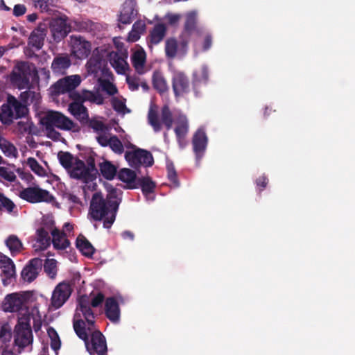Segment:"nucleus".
<instances>
[{"mask_svg": "<svg viewBox=\"0 0 355 355\" xmlns=\"http://www.w3.org/2000/svg\"><path fill=\"white\" fill-rule=\"evenodd\" d=\"M46 129L56 127L62 130L78 132L80 127L69 117L57 111H49L42 119Z\"/></svg>", "mask_w": 355, "mask_h": 355, "instance_id": "39448f33", "label": "nucleus"}, {"mask_svg": "<svg viewBox=\"0 0 355 355\" xmlns=\"http://www.w3.org/2000/svg\"><path fill=\"white\" fill-rule=\"evenodd\" d=\"M172 88L175 96H184L190 92L189 77L182 71H175L172 77Z\"/></svg>", "mask_w": 355, "mask_h": 355, "instance_id": "4468645a", "label": "nucleus"}, {"mask_svg": "<svg viewBox=\"0 0 355 355\" xmlns=\"http://www.w3.org/2000/svg\"><path fill=\"white\" fill-rule=\"evenodd\" d=\"M197 15L196 12L191 11L186 15V20L184 26V31L188 35H191L196 28Z\"/></svg>", "mask_w": 355, "mask_h": 355, "instance_id": "79ce46f5", "label": "nucleus"}, {"mask_svg": "<svg viewBox=\"0 0 355 355\" xmlns=\"http://www.w3.org/2000/svg\"><path fill=\"white\" fill-rule=\"evenodd\" d=\"M29 315H24L19 318L14 330V343L19 347V353L26 346L31 345L33 335L30 323Z\"/></svg>", "mask_w": 355, "mask_h": 355, "instance_id": "20e7f679", "label": "nucleus"}, {"mask_svg": "<svg viewBox=\"0 0 355 355\" xmlns=\"http://www.w3.org/2000/svg\"><path fill=\"white\" fill-rule=\"evenodd\" d=\"M102 89L107 94L112 96L117 93V88L116 86L109 80H103L101 83Z\"/></svg>", "mask_w": 355, "mask_h": 355, "instance_id": "13d9d810", "label": "nucleus"}, {"mask_svg": "<svg viewBox=\"0 0 355 355\" xmlns=\"http://www.w3.org/2000/svg\"><path fill=\"white\" fill-rule=\"evenodd\" d=\"M42 266V260L40 258L31 259L21 272V279L26 282H33L38 276Z\"/></svg>", "mask_w": 355, "mask_h": 355, "instance_id": "6ab92c4d", "label": "nucleus"}, {"mask_svg": "<svg viewBox=\"0 0 355 355\" xmlns=\"http://www.w3.org/2000/svg\"><path fill=\"white\" fill-rule=\"evenodd\" d=\"M47 33V26L45 24H40L31 33L28 45L35 50H40L44 44V40Z\"/></svg>", "mask_w": 355, "mask_h": 355, "instance_id": "4be33fe9", "label": "nucleus"}, {"mask_svg": "<svg viewBox=\"0 0 355 355\" xmlns=\"http://www.w3.org/2000/svg\"><path fill=\"white\" fill-rule=\"evenodd\" d=\"M109 147L114 153L119 155H121L124 152L123 145L116 135H112L110 137Z\"/></svg>", "mask_w": 355, "mask_h": 355, "instance_id": "8fccbe9b", "label": "nucleus"}, {"mask_svg": "<svg viewBox=\"0 0 355 355\" xmlns=\"http://www.w3.org/2000/svg\"><path fill=\"white\" fill-rule=\"evenodd\" d=\"M86 68L87 73L96 78H99L100 73H103L104 60L103 55L99 51V48H96L93 50L92 56L87 62Z\"/></svg>", "mask_w": 355, "mask_h": 355, "instance_id": "dca6fc26", "label": "nucleus"}, {"mask_svg": "<svg viewBox=\"0 0 355 355\" xmlns=\"http://www.w3.org/2000/svg\"><path fill=\"white\" fill-rule=\"evenodd\" d=\"M92 50V44L80 36H71V51L78 59L88 57Z\"/></svg>", "mask_w": 355, "mask_h": 355, "instance_id": "f3484780", "label": "nucleus"}, {"mask_svg": "<svg viewBox=\"0 0 355 355\" xmlns=\"http://www.w3.org/2000/svg\"><path fill=\"white\" fill-rule=\"evenodd\" d=\"M70 113L80 121L83 125H85L89 119L88 110L83 104L80 103H71L69 105Z\"/></svg>", "mask_w": 355, "mask_h": 355, "instance_id": "cd10ccee", "label": "nucleus"}, {"mask_svg": "<svg viewBox=\"0 0 355 355\" xmlns=\"http://www.w3.org/2000/svg\"><path fill=\"white\" fill-rule=\"evenodd\" d=\"M91 305L93 308H97L103 304L105 300V295L103 293L98 292L96 295H94L91 299Z\"/></svg>", "mask_w": 355, "mask_h": 355, "instance_id": "052dcab7", "label": "nucleus"}, {"mask_svg": "<svg viewBox=\"0 0 355 355\" xmlns=\"http://www.w3.org/2000/svg\"><path fill=\"white\" fill-rule=\"evenodd\" d=\"M174 131L180 146L184 148L183 140L189 132V123L185 116L180 115L178 118Z\"/></svg>", "mask_w": 355, "mask_h": 355, "instance_id": "c85d7f7f", "label": "nucleus"}, {"mask_svg": "<svg viewBox=\"0 0 355 355\" xmlns=\"http://www.w3.org/2000/svg\"><path fill=\"white\" fill-rule=\"evenodd\" d=\"M86 162L87 164V166H86V169L89 171V174L92 175L94 179L96 180V175L98 173V169L96 167L95 159L92 156H89L86 159Z\"/></svg>", "mask_w": 355, "mask_h": 355, "instance_id": "6e6d98bb", "label": "nucleus"}, {"mask_svg": "<svg viewBox=\"0 0 355 355\" xmlns=\"http://www.w3.org/2000/svg\"><path fill=\"white\" fill-rule=\"evenodd\" d=\"M47 131V137L54 141L60 140L61 137V134L56 131L54 128H50L49 129H46Z\"/></svg>", "mask_w": 355, "mask_h": 355, "instance_id": "774afa93", "label": "nucleus"}, {"mask_svg": "<svg viewBox=\"0 0 355 355\" xmlns=\"http://www.w3.org/2000/svg\"><path fill=\"white\" fill-rule=\"evenodd\" d=\"M0 202L1 205L10 213L15 208L14 202L2 194L0 195Z\"/></svg>", "mask_w": 355, "mask_h": 355, "instance_id": "bf43d9fd", "label": "nucleus"}, {"mask_svg": "<svg viewBox=\"0 0 355 355\" xmlns=\"http://www.w3.org/2000/svg\"><path fill=\"white\" fill-rule=\"evenodd\" d=\"M27 165L37 175H43L44 174V168L38 163L35 158L28 157L27 159Z\"/></svg>", "mask_w": 355, "mask_h": 355, "instance_id": "864d4df0", "label": "nucleus"}, {"mask_svg": "<svg viewBox=\"0 0 355 355\" xmlns=\"http://www.w3.org/2000/svg\"><path fill=\"white\" fill-rule=\"evenodd\" d=\"M146 54L144 50L136 51L131 56L132 66L139 74H144L146 71L145 64Z\"/></svg>", "mask_w": 355, "mask_h": 355, "instance_id": "72a5a7b5", "label": "nucleus"}, {"mask_svg": "<svg viewBox=\"0 0 355 355\" xmlns=\"http://www.w3.org/2000/svg\"><path fill=\"white\" fill-rule=\"evenodd\" d=\"M90 101L96 103L98 105H102L104 103V98L101 94L87 90H83V102Z\"/></svg>", "mask_w": 355, "mask_h": 355, "instance_id": "49530a36", "label": "nucleus"}, {"mask_svg": "<svg viewBox=\"0 0 355 355\" xmlns=\"http://www.w3.org/2000/svg\"><path fill=\"white\" fill-rule=\"evenodd\" d=\"M167 177L175 187L180 186V182L178 178L177 172L173 163L168 164L166 166Z\"/></svg>", "mask_w": 355, "mask_h": 355, "instance_id": "603ef678", "label": "nucleus"}, {"mask_svg": "<svg viewBox=\"0 0 355 355\" xmlns=\"http://www.w3.org/2000/svg\"><path fill=\"white\" fill-rule=\"evenodd\" d=\"M12 333L10 329L7 326H1L0 327V339L4 345L9 343L11 340Z\"/></svg>", "mask_w": 355, "mask_h": 355, "instance_id": "4d7b16f0", "label": "nucleus"}, {"mask_svg": "<svg viewBox=\"0 0 355 355\" xmlns=\"http://www.w3.org/2000/svg\"><path fill=\"white\" fill-rule=\"evenodd\" d=\"M27 90L21 92L19 95V101L25 105H29L32 103L35 105L40 103L41 99V95L37 91L34 90V87L30 83L26 87Z\"/></svg>", "mask_w": 355, "mask_h": 355, "instance_id": "c756f323", "label": "nucleus"}, {"mask_svg": "<svg viewBox=\"0 0 355 355\" xmlns=\"http://www.w3.org/2000/svg\"><path fill=\"white\" fill-rule=\"evenodd\" d=\"M166 31L167 28L164 24H156L150 31L149 35L147 38L149 45H157L160 43L166 36Z\"/></svg>", "mask_w": 355, "mask_h": 355, "instance_id": "bb28decb", "label": "nucleus"}, {"mask_svg": "<svg viewBox=\"0 0 355 355\" xmlns=\"http://www.w3.org/2000/svg\"><path fill=\"white\" fill-rule=\"evenodd\" d=\"M37 241L41 245L42 249H46L51 244V238L49 232L43 227L37 230Z\"/></svg>", "mask_w": 355, "mask_h": 355, "instance_id": "a18cd8bd", "label": "nucleus"}, {"mask_svg": "<svg viewBox=\"0 0 355 355\" xmlns=\"http://www.w3.org/2000/svg\"><path fill=\"white\" fill-rule=\"evenodd\" d=\"M0 149L8 157H17L18 156L17 148L10 141L4 138H0Z\"/></svg>", "mask_w": 355, "mask_h": 355, "instance_id": "ea45409f", "label": "nucleus"}, {"mask_svg": "<svg viewBox=\"0 0 355 355\" xmlns=\"http://www.w3.org/2000/svg\"><path fill=\"white\" fill-rule=\"evenodd\" d=\"M6 245L12 256L20 252L23 248L21 241L15 235L9 236L6 240Z\"/></svg>", "mask_w": 355, "mask_h": 355, "instance_id": "a19ab883", "label": "nucleus"}, {"mask_svg": "<svg viewBox=\"0 0 355 355\" xmlns=\"http://www.w3.org/2000/svg\"><path fill=\"white\" fill-rule=\"evenodd\" d=\"M135 0H125L122 5L119 21L123 24H130L136 18L138 11Z\"/></svg>", "mask_w": 355, "mask_h": 355, "instance_id": "aec40b11", "label": "nucleus"}, {"mask_svg": "<svg viewBox=\"0 0 355 355\" xmlns=\"http://www.w3.org/2000/svg\"><path fill=\"white\" fill-rule=\"evenodd\" d=\"M137 188L140 187L144 195L154 192L155 183L149 177L139 178L137 181Z\"/></svg>", "mask_w": 355, "mask_h": 355, "instance_id": "58836bf2", "label": "nucleus"}, {"mask_svg": "<svg viewBox=\"0 0 355 355\" xmlns=\"http://www.w3.org/2000/svg\"><path fill=\"white\" fill-rule=\"evenodd\" d=\"M0 177L10 182H15L17 179L15 173L4 166H0Z\"/></svg>", "mask_w": 355, "mask_h": 355, "instance_id": "5fc2aeb1", "label": "nucleus"}, {"mask_svg": "<svg viewBox=\"0 0 355 355\" xmlns=\"http://www.w3.org/2000/svg\"><path fill=\"white\" fill-rule=\"evenodd\" d=\"M80 82L81 79L78 75L69 76L60 79L49 87V95L55 98L61 94H69L75 90Z\"/></svg>", "mask_w": 355, "mask_h": 355, "instance_id": "9d476101", "label": "nucleus"}, {"mask_svg": "<svg viewBox=\"0 0 355 355\" xmlns=\"http://www.w3.org/2000/svg\"><path fill=\"white\" fill-rule=\"evenodd\" d=\"M99 170L102 176L109 180H113L117 173L116 167L107 160L99 164Z\"/></svg>", "mask_w": 355, "mask_h": 355, "instance_id": "4c0bfd02", "label": "nucleus"}, {"mask_svg": "<svg viewBox=\"0 0 355 355\" xmlns=\"http://www.w3.org/2000/svg\"><path fill=\"white\" fill-rule=\"evenodd\" d=\"M208 138L203 128H198L192 137L193 150L197 161L203 156L207 148Z\"/></svg>", "mask_w": 355, "mask_h": 355, "instance_id": "a211bd4d", "label": "nucleus"}, {"mask_svg": "<svg viewBox=\"0 0 355 355\" xmlns=\"http://www.w3.org/2000/svg\"><path fill=\"white\" fill-rule=\"evenodd\" d=\"M178 52V42L176 39L171 37L166 40L165 43V53L167 58H174Z\"/></svg>", "mask_w": 355, "mask_h": 355, "instance_id": "c03bdc74", "label": "nucleus"}, {"mask_svg": "<svg viewBox=\"0 0 355 355\" xmlns=\"http://www.w3.org/2000/svg\"><path fill=\"white\" fill-rule=\"evenodd\" d=\"M127 57V54L123 53L112 51L109 54L110 64L117 73L124 74L129 69L128 64L126 61Z\"/></svg>", "mask_w": 355, "mask_h": 355, "instance_id": "393cba45", "label": "nucleus"}, {"mask_svg": "<svg viewBox=\"0 0 355 355\" xmlns=\"http://www.w3.org/2000/svg\"><path fill=\"white\" fill-rule=\"evenodd\" d=\"M58 158L61 166L67 170L71 168L74 157L69 152L60 151Z\"/></svg>", "mask_w": 355, "mask_h": 355, "instance_id": "37998d69", "label": "nucleus"}, {"mask_svg": "<svg viewBox=\"0 0 355 355\" xmlns=\"http://www.w3.org/2000/svg\"><path fill=\"white\" fill-rule=\"evenodd\" d=\"M122 192L111 187L105 196L101 192L93 194L88 212V217L94 221H102L105 229L111 228L114 223Z\"/></svg>", "mask_w": 355, "mask_h": 355, "instance_id": "f257e3e1", "label": "nucleus"}, {"mask_svg": "<svg viewBox=\"0 0 355 355\" xmlns=\"http://www.w3.org/2000/svg\"><path fill=\"white\" fill-rule=\"evenodd\" d=\"M148 122L155 132H159L162 130V124L166 127L167 130H171L173 123V118L168 105H165L162 107L161 122L159 120L157 110L150 107L148 113Z\"/></svg>", "mask_w": 355, "mask_h": 355, "instance_id": "6e6552de", "label": "nucleus"}, {"mask_svg": "<svg viewBox=\"0 0 355 355\" xmlns=\"http://www.w3.org/2000/svg\"><path fill=\"white\" fill-rule=\"evenodd\" d=\"M152 83L155 89L159 94H164L168 90L167 82L160 71H155L152 76Z\"/></svg>", "mask_w": 355, "mask_h": 355, "instance_id": "e433bc0d", "label": "nucleus"}, {"mask_svg": "<svg viewBox=\"0 0 355 355\" xmlns=\"http://www.w3.org/2000/svg\"><path fill=\"white\" fill-rule=\"evenodd\" d=\"M71 66V60L67 55L56 56L52 63L51 69L55 73L64 74L66 70Z\"/></svg>", "mask_w": 355, "mask_h": 355, "instance_id": "2f4dec72", "label": "nucleus"}, {"mask_svg": "<svg viewBox=\"0 0 355 355\" xmlns=\"http://www.w3.org/2000/svg\"><path fill=\"white\" fill-rule=\"evenodd\" d=\"M90 296L82 295L78 300V305L73 318V327L76 321L86 323L88 331H91L95 324V316L91 309Z\"/></svg>", "mask_w": 355, "mask_h": 355, "instance_id": "423d86ee", "label": "nucleus"}, {"mask_svg": "<svg viewBox=\"0 0 355 355\" xmlns=\"http://www.w3.org/2000/svg\"><path fill=\"white\" fill-rule=\"evenodd\" d=\"M181 17L182 15L180 14L167 13L164 18L167 20L169 25L175 26L179 22Z\"/></svg>", "mask_w": 355, "mask_h": 355, "instance_id": "680f3d73", "label": "nucleus"}, {"mask_svg": "<svg viewBox=\"0 0 355 355\" xmlns=\"http://www.w3.org/2000/svg\"><path fill=\"white\" fill-rule=\"evenodd\" d=\"M16 132L21 136L34 135L37 133V128L31 121L26 119V121H20L17 123L15 126Z\"/></svg>", "mask_w": 355, "mask_h": 355, "instance_id": "f704fd0d", "label": "nucleus"}, {"mask_svg": "<svg viewBox=\"0 0 355 355\" xmlns=\"http://www.w3.org/2000/svg\"><path fill=\"white\" fill-rule=\"evenodd\" d=\"M48 335L51 338V347L54 351H58L60 348L61 341L56 331L50 327L48 329Z\"/></svg>", "mask_w": 355, "mask_h": 355, "instance_id": "3c124183", "label": "nucleus"}, {"mask_svg": "<svg viewBox=\"0 0 355 355\" xmlns=\"http://www.w3.org/2000/svg\"><path fill=\"white\" fill-rule=\"evenodd\" d=\"M74 331L77 336L85 342L87 352L90 355H107L106 339L103 334L93 327L88 331L86 323L80 320L74 324Z\"/></svg>", "mask_w": 355, "mask_h": 355, "instance_id": "f03ea898", "label": "nucleus"}, {"mask_svg": "<svg viewBox=\"0 0 355 355\" xmlns=\"http://www.w3.org/2000/svg\"><path fill=\"white\" fill-rule=\"evenodd\" d=\"M0 267L2 269V282L6 286L15 280V266L11 259L3 256L0 259Z\"/></svg>", "mask_w": 355, "mask_h": 355, "instance_id": "412c9836", "label": "nucleus"}, {"mask_svg": "<svg viewBox=\"0 0 355 355\" xmlns=\"http://www.w3.org/2000/svg\"><path fill=\"white\" fill-rule=\"evenodd\" d=\"M69 170L70 176L72 178L82 180L85 183L94 180L92 175L89 174V171L86 169L85 162L79 159H75L74 166Z\"/></svg>", "mask_w": 355, "mask_h": 355, "instance_id": "b1692460", "label": "nucleus"}, {"mask_svg": "<svg viewBox=\"0 0 355 355\" xmlns=\"http://www.w3.org/2000/svg\"><path fill=\"white\" fill-rule=\"evenodd\" d=\"M130 147L135 148L132 151H126L125 158L130 166L137 169L141 166L149 167L154 163V159L150 152L147 150L136 148L130 144Z\"/></svg>", "mask_w": 355, "mask_h": 355, "instance_id": "1a4fd4ad", "label": "nucleus"}, {"mask_svg": "<svg viewBox=\"0 0 355 355\" xmlns=\"http://www.w3.org/2000/svg\"><path fill=\"white\" fill-rule=\"evenodd\" d=\"M44 270L51 278H54L57 274V262L53 259H47L44 264Z\"/></svg>", "mask_w": 355, "mask_h": 355, "instance_id": "de8ad7c7", "label": "nucleus"}, {"mask_svg": "<svg viewBox=\"0 0 355 355\" xmlns=\"http://www.w3.org/2000/svg\"><path fill=\"white\" fill-rule=\"evenodd\" d=\"M120 308L114 297H109L105 301V316L113 323H117L120 320Z\"/></svg>", "mask_w": 355, "mask_h": 355, "instance_id": "a878e982", "label": "nucleus"}, {"mask_svg": "<svg viewBox=\"0 0 355 355\" xmlns=\"http://www.w3.org/2000/svg\"><path fill=\"white\" fill-rule=\"evenodd\" d=\"M268 183V179L264 175L259 176L256 180V184L260 188L261 191H263Z\"/></svg>", "mask_w": 355, "mask_h": 355, "instance_id": "69168bd1", "label": "nucleus"}, {"mask_svg": "<svg viewBox=\"0 0 355 355\" xmlns=\"http://www.w3.org/2000/svg\"><path fill=\"white\" fill-rule=\"evenodd\" d=\"M32 64L26 61L17 62L10 74V81L19 89L27 87L31 82Z\"/></svg>", "mask_w": 355, "mask_h": 355, "instance_id": "0eeeda50", "label": "nucleus"}, {"mask_svg": "<svg viewBox=\"0 0 355 355\" xmlns=\"http://www.w3.org/2000/svg\"><path fill=\"white\" fill-rule=\"evenodd\" d=\"M73 289L71 284L67 282L59 283L54 288L51 298V306L55 309H60L68 300Z\"/></svg>", "mask_w": 355, "mask_h": 355, "instance_id": "ddd939ff", "label": "nucleus"}, {"mask_svg": "<svg viewBox=\"0 0 355 355\" xmlns=\"http://www.w3.org/2000/svg\"><path fill=\"white\" fill-rule=\"evenodd\" d=\"M50 29L53 38L56 42L64 38L71 31L70 26L62 18H58L51 21Z\"/></svg>", "mask_w": 355, "mask_h": 355, "instance_id": "5701e85b", "label": "nucleus"}, {"mask_svg": "<svg viewBox=\"0 0 355 355\" xmlns=\"http://www.w3.org/2000/svg\"><path fill=\"white\" fill-rule=\"evenodd\" d=\"M80 82L81 79L78 75L69 76L60 79L49 87V95L55 98L61 94H69L75 90Z\"/></svg>", "mask_w": 355, "mask_h": 355, "instance_id": "9b49d317", "label": "nucleus"}, {"mask_svg": "<svg viewBox=\"0 0 355 355\" xmlns=\"http://www.w3.org/2000/svg\"><path fill=\"white\" fill-rule=\"evenodd\" d=\"M28 112L27 105L14 96L8 94L6 102L0 107V121L3 125H10L14 119L24 118Z\"/></svg>", "mask_w": 355, "mask_h": 355, "instance_id": "7ed1b4c3", "label": "nucleus"}, {"mask_svg": "<svg viewBox=\"0 0 355 355\" xmlns=\"http://www.w3.org/2000/svg\"><path fill=\"white\" fill-rule=\"evenodd\" d=\"M76 246L85 257H91L95 252L92 243L83 235H79L76 241Z\"/></svg>", "mask_w": 355, "mask_h": 355, "instance_id": "c9c22d12", "label": "nucleus"}, {"mask_svg": "<svg viewBox=\"0 0 355 355\" xmlns=\"http://www.w3.org/2000/svg\"><path fill=\"white\" fill-rule=\"evenodd\" d=\"M19 196L31 203L50 202L53 199L48 191L35 187L24 189L20 191Z\"/></svg>", "mask_w": 355, "mask_h": 355, "instance_id": "f8f14e48", "label": "nucleus"}, {"mask_svg": "<svg viewBox=\"0 0 355 355\" xmlns=\"http://www.w3.org/2000/svg\"><path fill=\"white\" fill-rule=\"evenodd\" d=\"M85 125L93 129L95 132L99 133V132H105L107 130L105 124L99 120L96 119H88Z\"/></svg>", "mask_w": 355, "mask_h": 355, "instance_id": "09e8293b", "label": "nucleus"}, {"mask_svg": "<svg viewBox=\"0 0 355 355\" xmlns=\"http://www.w3.org/2000/svg\"><path fill=\"white\" fill-rule=\"evenodd\" d=\"M118 178L120 180L127 184L128 189H137V178L136 173L130 168H122L118 173Z\"/></svg>", "mask_w": 355, "mask_h": 355, "instance_id": "473e14b6", "label": "nucleus"}, {"mask_svg": "<svg viewBox=\"0 0 355 355\" xmlns=\"http://www.w3.org/2000/svg\"><path fill=\"white\" fill-rule=\"evenodd\" d=\"M36 8L39 7L42 10H47L49 5L53 2V0H33Z\"/></svg>", "mask_w": 355, "mask_h": 355, "instance_id": "0e129e2a", "label": "nucleus"}, {"mask_svg": "<svg viewBox=\"0 0 355 355\" xmlns=\"http://www.w3.org/2000/svg\"><path fill=\"white\" fill-rule=\"evenodd\" d=\"M26 12V8L23 4H17L13 8V15L15 17H20L24 15Z\"/></svg>", "mask_w": 355, "mask_h": 355, "instance_id": "338daca9", "label": "nucleus"}, {"mask_svg": "<svg viewBox=\"0 0 355 355\" xmlns=\"http://www.w3.org/2000/svg\"><path fill=\"white\" fill-rule=\"evenodd\" d=\"M52 243L54 248L57 250H65L69 245L70 241L67 238V234L64 232L60 231L58 229L55 228L51 232Z\"/></svg>", "mask_w": 355, "mask_h": 355, "instance_id": "7c9ffc66", "label": "nucleus"}, {"mask_svg": "<svg viewBox=\"0 0 355 355\" xmlns=\"http://www.w3.org/2000/svg\"><path fill=\"white\" fill-rule=\"evenodd\" d=\"M126 82L128 87L131 91H136L139 89V79L136 77L127 76Z\"/></svg>", "mask_w": 355, "mask_h": 355, "instance_id": "e2e57ef3", "label": "nucleus"}, {"mask_svg": "<svg viewBox=\"0 0 355 355\" xmlns=\"http://www.w3.org/2000/svg\"><path fill=\"white\" fill-rule=\"evenodd\" d=\"M26 302V297L24 295L18 293H10L5 297L2 309L5 312H19L23 309Z\"/></svg>", "mask_w": 355, "mask_h": 355, "instance_id": "2eb2a0df", "label": "nucleus"}]
</instances>
